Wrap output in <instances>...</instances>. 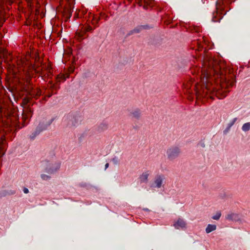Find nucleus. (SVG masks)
<instances>
[{
    "instance_id": "obj_1",
    "label": "nucleus",
    "mask_w": 250,
    "mask_h": 250,
    "mask_svg": "<svg viewBox=\"0 0 250 250\" xmlns=\"http://www.w3.org/2000/svg\"><path fill=\"white\" fill-rule=\"evenodd\" d=\"M208 65L207 67H204L201 69L202 75L200 77L202 86L207 90V93L216 90L213 85L214 80L216 79L215 75L218 77L221 75L219 72V66L214 67L213 62H209Z\"/></svg>"
},
{
    "instance_id": "obj_2",
    "label": "nucleus",
    "mask_w": 250,
    "mask_h": 250,
    "mask_svg": "<svg viewBox=\"0 0 250 250\" xmlns=\"http://www.w3.org/2000/svg\"><path fill=\"white\" fill-rule=\"evenodd\" d=\"M54 119L47 120L46 118H43L39 123L37 126L36 130L30 136L31 139H34L37 135L43 130H46L47 127L52 124Z\"/></svg>"
},
{
    "instance_id": "obj_3",
    "label": "nucleus",
    "mask_w": 250,
    "mask_h": 250,
    "mask_svg": "<svg viewBox=\"0 0 250 250\" xmlns=\"http://www.w3.org/2000/svg\"><path fill=\"white\" fill-rule=\"evenodd\" d=\"M82 121L80 116L68 115L63 118V123L69 127L75 126L79 124Z\"/></svg>"
},
{
    "instance_id": "obj_4",
    "label": "nucleus",
    "mask_w": 250,
    "mask_h": 250,
    "mask_svg": "<svg viewBox=\"0 0 250 250\" xmlns=\"http://www.w3.org/2000/svg\"><path fill=\"white\" fill-rule=\"evenodd\" d=\"M181 153L180 148L177 146H171L167 148L166 154L167 159L170 161L177 158Z\"/></svg>"
},
{
    "instance_id": "obj_5",
    "label": "nucleus",
    "mask_w": 250,
    "mask_h": 250,
    "mask_svg": "<svg viewBox=\"0 0 250 250\" xmlns=\"http://www.w3.org/2000/svg\"><path fill=\"white\" fill-rule=\"evenodd\" d=\"M166 177L163 174H157L155 175L151 187L157 188H161L164 185Z\"/></svg>"
},
{
    "instance_id": "obj_6",
    "label": "nucleus",
    "mask_w": 250,
    "mask_h": 250,
    "mask_svg": "<svg viewBox=\"0 0 250 250\" xmlns=\"http://www.w3.org/2000/svg\"><path fill=\"white\" fill-rule=\"evenodd\" d=\"M42 165H44V166H46L45 168V171L49 174H52L55 172L60 167V164H56L55 167H53L51 166L50 164L49 163L48 161L44 162Z\"/></svg>"
},
{
    "instance_id": "obj_7",
    "label": "nucleus",
    "mask_w": 250,
    "mask_h": 250,
    "mask_svg": "<svg viewBox=\"0 0 250 250\" xmlns=\"http://www.w3.org/2000/svg\"><path fill=\"white\" fill-rule=\"evenodd\" d=\"M187 223L182 218H179L176 222L173 224V226L175 229H183L186 228Z\"/></svg>"
},
{
    "instance_id": "obj_8",
    "label": "nucleus",
    "mask_w": 250,
    "mask_h": 250,
    "mask_svg": "<svg viewBox=\"0 0 250 250\" xmlns=\"http://www.w3.org/2000/svg\"><path fill=\"white\" fill-rule=\"evenodd\" d=\"M150 174V171L149 170H146L143 172V173L139 177L140 182L146 184L148 182V177Z\"/></svg>"
},
{
    "instance_id": "obj_9",
    "label": "nucleus",
    "mask_w": 250,
    "mask_h": 250,
    "mask_svg": "<svg viewBox=\"0 0 250 250\" xmlns=\"http://www.w3.org/2000/svg\"><path fill=\"white\" fill-rule=\"evenodd\" d=\"M146 27H147L146 25H139V26H138L137 27H135L133 30L130 31L128 33V35H132V34H134V33H140L141 32V31L143 29L146 28Z\"/></svg>"
},
{
    "instance_id": "obj_10",
    "label": "nucleus",
    "mask_w": 250,
    "mask_h": 250,
    "mask_svg": "<svg viewBox=\"0 0 250 250\" xmlns=\"http://www.w3.org/2000/svg\"><path fill=\"white\" fill-rule=\"evenodd\" d=\"M130 114L132 117L136 119H139L141 116V111L139 108H137L133 110Z\"/></svg>"
},
{
    "instance_id": "obj_11",
    "label": "nucleus",
    "mask_w": 250,
    "mask_h": 250,
    "mask_svg": "<svg viewBox=\"0 0 250 250\" xmlns=\"http://www.w3.org/2000/svg\"><path fill=\"white\" fill-rule=\"evenodd\" d=\"M237 120V118H234L229 122V123L227 125L226 128L223 131L224 134H227L228 133L230 128L233 125Z\"/></svg>"
},
{
    "instance_id": "obj_12",
    "label": "nucleus",
    "mask_w": 250,
    "mask_h": 250,
    "mask_svg": "<svg viewBox=\"0 0 250 250\" xmlns=\"http://www.w3.org/2000/svg\"><path fill=\"white\" fill-rule=\"evenodd\" d=\"M108 124L106 122L101 123L98 126L97 129L99 132H103L107 129Z\"/></svg>"
},
{
    "instance_id": "obj_13",
    "label": "nucleus",
    "mask_w": 250,
    "mask_h": 250,
    "mask_svg": "<svg viewBox=\"0 0 250 250\" xmlns=\"http://www.w3.org/2000/svg\"><path fill=\"white\" fill-rule=\"evenodd\" d=\"M216 229V226L215 225L213 224H208V225L207 228H206V232L207 233H209Z\"/></svg>"
},
{
    "instance_id": "obj_14",
    "label": "nucleus",
    "mask_w": 250,
    "mask_h": 250,
    "mask_svg": "<svg viewBox=\"0 0 250 250\" xmlns=\"http://www.w3.org/2000/svg\"><path fill=\"white\" fill-rule=\"evenodd\" d=\"M218 13L216 12V13H213L212 21L213 22H219L222 19V17L221 16H219V17H217Z\"/></svg>"
},
{
    "instance_id": "obj_15",
    "label": "nucleus",
    "mask_w": 250,
    "mask_h": 250,
    "mask_svg": "<svg viewBox=\"0 0 250 250\" xmlns=\"http://www.w3.org/2000/svg\"><path fill=\"white\" fill-rule=\"evenodd\" d=\"M242 129L245 132H247L250 129V123H245L242 127Z\"/></svg>"
},
{
    "instance_id": "obj_16",
    "label": "nucleus",
    "mask_w": 250,
    "mask_h": 250,
    "mask_svg": "<svg viewBox=\"0 0 250 250\" xmlns=\"http://www.w3.org/2000/svg\"><path fill=\"white\" fill-rule=\"evenodd\" d=\"M221 216V213L220 211H217L215 215L212 216V219L213 220H218Z\"/></svg>"
},
{
    "instance_id": "obj_17",
    "label": "nucleus",
    "mask_w": 250,
    "mask_h": 250,
    "mask_svg": "<svg viewBox=\"0 0 250 250\" xmlns=\"http://www.w3.org/2000/svg\"><path fill=\"white\" fill-rule=\"evenodd\" d=\"M41 178L43 180L47 181L50 179V176L46 174H41Z\"/></svg>"
},
{
    "instance_id": "obj_18",
    "label": "nucleus",
    "mask_w": 250,
    "mask_h": 250,
    "mask_svg": "<svg viewBox=\"0 0 250 250\" xmlns=\"http://www.w3.org/2000/svg\"><path fill=\"white\" fill-rule=\"evenodd\" d=\"M112 162L114 165H118L119 164V159L117 157H114L112 159Z\"/></svg>"
},
{
    "instance_id": "obj_19",
    "label": "nucleus",
    "mask_w": 250,
    "mask_h": 250,
    "mask_svg": "<svg viewBox=\"0 0 250 250\" xmlns=\"http://www.w3.org/2000/svg\"><path fill=\"white\" fill-rule=\"evenodd\" d=\"M234 216H235V214L233 213L229 214L227 216L226 219L229 220H232Z\"/></svg>"
},
{
    "instance_id": "obj_20",
    "label": "nucleus",
    "mask_w": 250,
    "mask_h": 250,
    "mask_svg": "<svg viewBox=\"0 0 250 250\" xmlns=\"http://www.w3.org/2000/svg\"><path fill=\"white\" fill-rule=\"evenodd\" d=\"M23 192L24 193H28L29 192V190L27 188H24L23 189Z\"/></svg>"
},
{
    "instance_id": "obj_21",
    "label": "nucleus",
    "mask_w": 250,
    "mask_h": 250,
    "mask_svg": "<svg viewBox=\"0 0 250 250\" xmlns=\"http://www.w3.org/2000/svg\"><path fill=\"white\" fill-rule=\"evenodd\" d=\"M196 83L195 84V86H194V88L196 89V92L197 93H200V91L198 90V87L196 85Z\"/></svg>"
},
{
    "instance_id": "obj_22",
    "label": "nucleus",
    "mask_w": 250,
    "mask_h": 250,
    "mask_svg": "<svg viewBox=\"0 0 250 250\" xmlns=\"http://www.w3.org/2000/svg\"><path fill=\"white\" fill-rule=\"evenodd\" d=\"M108 167H109V164H108V163H106V164L105 165V169H106Z\"/></svg>"
},
{
    "instance_id": "obj_23",
    "label": "nucleus",
    "mask_w": 250,
    "mask_h": 250,
    "mask_svg": "<svg viewBox=\"0 0 250 250\" xmlns=\"http://www.w3.org/2000/svg\"><path fill=\"white\" fill-rule=\"evenodd\" d=\"M91 30H92V28H91V27H89L87 28V31H91Z\"/></svg>"
},
{
    "instance_id": "obj_24",
    "label": "nucleus",
    "mask_w": 250,
    "mask_h": 250,
    "mask_svg": "<svg viewBox=\"0 0 250 250\" xmlns=\"http://www.w3.org/2000/svg\"><path fill=\"white\" fill-rule=\"evenodd\" d=\"M62 77H63V80L64 81H65V80H66V78L64 76H63Z\"/></svg>"
},
{
    "instance_id": "obj_25",
    "label": "nucleus",
    "mask_w": 250,
    "mask_h": 250,
    "mask_svg": "<svg viewBox=\"0 0 250 250\" xmlns=\"http://www.w3.org/2000/svg\"><path fill=\"white\" fill-rule=\"evenodd\" d=\"M186 88H188V86H186Z\"/></svg>"
},
{
    "instance_id": "obj_26",
    "label": "nucleus",
    "mask_w": 250,
    "mask_h": 250,
    "mask_svg": "<svg viewBox=\"0 0 250 250\" xmlns=\"http://www.w3.org/2000/svg\"><path fill=\"white\" fill-rule=\"evenodd\" d=\"M15 193V192L14 191V192H12V194H14Z\"/></svg>"
}]
</instances>
